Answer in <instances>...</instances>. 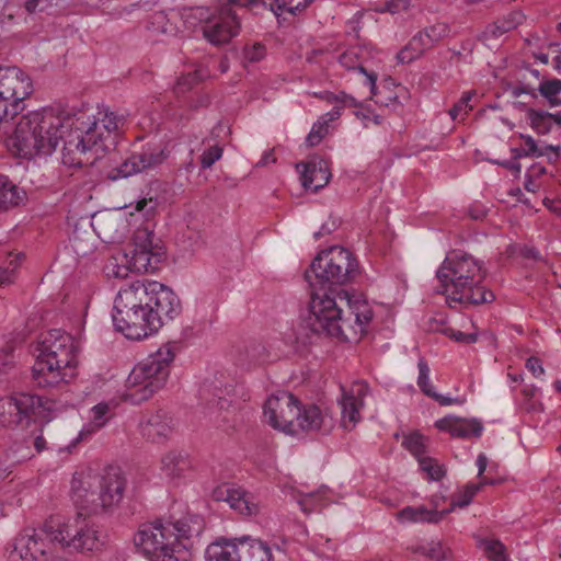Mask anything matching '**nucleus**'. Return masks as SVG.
I'll return each instance as SVG.
<instances>
[{"label": "nucleus", "instance_id": "nucleus-1", "mask_svg": "<svg viewBox=\"0 0 561 561\" xmlns=\"http://www.w3.org/2000/svg\"><path fill=\"white\" fill-rule=\"evenodd\" d=\"M358 275V264L352 253L341 247L321 251L305 272L310 287L306 329L316 335L346 336L342 305L337 304V287Z\"/></svg>", "mask_w": 561, "mask_h": 561}, {"label": "nucleus", "instance_id": "nucleus-2", "mask_svg": "<svg viewBox=\"0 0 561 561\" xmlns=\"http://www.w3.org/2000/svg\"><path fill=\"white\" fill-rule=\"evenodd\" d=\"M181 310V301L171 288L158 282L136 280L119 289L113 322L127 339L141 340L156 333Z\"/></svg>", "mask_w": 561, "mask_h": 561}, {"label": "nucleus", "instance_id": "nucleus-3", "mask_svg": "<svg viewBox=\"0 0 561 561\" xmlns=\"http://www.w3.org/2000/svg\"><path fill=\"white\" fill-rule=\"evenodd\" d=\"M125 116L108 107H99L93 121L72 127L61 149V162L69 168L92 165L100 157L115 148Z\"/></svg>", "mask_w": 561, "mask_h": 561}, {"label": "nucleus", "instance_id": "nucleus-4", "mask_svg": "<svg viewBox=\"0 0 561 561\" xmlns=\"http://www.w3.org/2000/svg\"><path fill=\"white\" fill-rule=\"evenodd\" d=\"M486 271L482 262L462 252L446 256L436 272L439 280L437 293L446 297L447 304L481 305L492 302L494 294L483 285Z\"/></svg>", "mask_w": 561, "mask_h": 561}, {"label": "nucleus", "instance_id": "nucleus-5", "mask_svg": "<svg viewBox=\"0 0 561 561\" xmlns=\"http://www.w3.org/2000/svg\"><path fill=\"white\" fill-rule=\"evenodd\" d=\"M34 352L32 378L39 388L57 387L76 376L78 350L70 334L58 329L42 333Z\"/></svg>", "mask_w": 561, "mask_h": 561}, {"label": "nucleus", "instance_id": "nucleus-6", "mask_svg": "<svg viewBox=\"0 0 561 561\" xmlns=\"http://www.w3.org/2000/svg\"><path fill=\"white\" fill-rule=\"evenodd\" d=\"M126 480L118 467H108L101 476L76 473L71 481L75 504L89 515L110 512L123 499Z\"/></svg>", "mask_w": 561, "mask_h": 561}, {"label": "nucleus", "instance_id": "nucleus-7", "mask_svg": "<svg viewBox=\"0 0 561 561\" xmlns=\"http://www.w3.org/2000/svg\"><path fill=\"white\" fill-rule=\"evenodd\" d=\"M174 359V347L165 344L156 353L139 362L126 380L124 399L140 404L164 388Z\"/></svg>", "mask_w": 561, "mask_h": 561}, {"label": "nucleus", "instance_id": "nucleus-8", "mask_svg": "<svg viewBox=\"0 0 561 561\" xmlns=\"http://www.w3.org/2000/svg\"><path fill=\"white\" fill-rule=\"evenodd\" d=\"M57 113L53 110L31 112L16 123L13 134L8 138V147L23 158L50 154L51 145L43 142L41 131L60 126Z\"/></svg>", "mask_w": 561, "mask_h": 561}, {"label": "nucleus", "instance_id": "nucleus-9", "mask_svg": "<svg viewBox=\"0 0 561 561\" xmlns=\"http://www.w3.org/2000/svg\"><path fill=\"white\" fill-rule=\"evenodd\" d=\"M58 518L51 517L39 528L24 529L8 551V561H54L59 547Z\"/></svg>", "mask_w": 561, "mask_h": 561}, {"label": "nucleus", "instance_id": "nucleus-10", "mask_svg": "<svg viewBox=\"0 0 561 561\" xmlns=\"http://www.w3.org/2000/svg\"><path fill=\"white\" fill-rule=\"evenodd\" d=\"M171 530L161 522L142 524L134 537L135 545L150 561H190V547L176 542Z\"/></svg>", "mask_w": 561, "mask_h": 561}, {"label": "nucleus", "instance_id": "nucleus-11", "mask_svg": "<svg viewBox=\"0 0 561 561\" xmlns=\"http://www.w3.org/2000/svg\"><path fill=\"white\" fill-rule=\"evenodd\" d=\"M81 511L73 519L62 522L58 518V530L62 537L59 540L61 549L69 548L78 552L99 551L105 542L104 530L93 520L91 515Z\"/></svg>", "mask_w": 561, "mask_h": 561}, {"label": "nucleus", "instance_id": "nucleus-12", "mask_svg": "<svg viewBox=\"0 0 561 561\" xmlns=\"http://www.w3.org/2000/svg\"><path fill=\"white\" fill-rule=\"evenodd\" d=\"M233 7L244 8L236 0H225L214 12L207 8L195 9L194 16L203 22V35L210 44L221 46L238 35L240 23Z\"/></svg>", "mask_w": 561, "mask_h": 561}, {"label": "nucleus", "instance_id": "nucleus-13", "mask_svg": "<svg viewBox=\"0 0 561 561\" xmlns=\"http://www.w3.org/2000/svg\"><path fill=\"white\" fill-rule=\"evenodd\" d=\"M45 403L43 397L23 391L4 396L0 398V425L9 430L27 427Z\"/></svg>", "mask_w": 561, "mask_h": 561}, {"label": "nucleus", "instance_id": "nucleus-14", "mask_svg": "<svg viewBox=\"0 0 561 561\" xmlns=\"http://www.w3.org/2000/svg\"><path fill=\"white\" fill-rule=\"evenodd\" d=\"M154 234L148 229H139L135 232L134 243L129 253L128 263L138 273H153L164 259V250L159 243L153 242Z\"/></svg>", "mask_w": 561, "mask_h": 561}, {"label": "nucleus", "instance_id": "nucleus-15", "mask_svg": "<svg viewBox=\"0 0 561 561\" xmlns=\"http://www.w3.org/2000/svg\"><path fill=\"white\" fill-rule=\"evenodd\" d=\"M169 153L165 145H148L140 151L131 152L118 167L111 170L108 178L115 181L147 172L162 164Z\"/></svg>", "mask_w": 561, "mask_h": 561}, {"label": "nucleus", "instance_id": "nucleus-16", "mask_svg": "<svg viewBox=\"0 0 561 561\" xmlns=\"http://www.w3.org/2000/svg\"><path fill=\"white\" fill-rule=\"evenodd\" d=\"M300 401L291 393L282 391L271 396L264 404V416L274 428L296 434V419Z\"/></svg>", "mask_w": 561, "mask_h": 561}, {"label": "nucleus", "instance_id": "nucleus-17", "mask_svg": "<svg viewBox=\"0 0 561 561\" xmlns=\"http://www.w3.org/2000/svg\"><path fill=\"white\" fill-rule=\"evenodd\" d=\"M337 304L342 305V318L348 319L344 325L346 336H335L342 341L351 339L350 333L353 331L355 335L363 334L365 327L373 319V310L365 299L357 296H351L348 291L339 289Z\"/></svg>", "mask_w": 561, "mask_h": 561}, {"label": "nucleus", "instance_id": "nucleus-18", "mask_svg": "<svg viewBox=\"0 0 561 561\" xmlns=\"http://www.w3.org/2000/svg\"><path fill=\"white\" fill-rule=\"evenodd\" d=\"M510 91L514 98L527 94L533 99H537L538 94H540L547 100L551 107L561 105V99L558 96L561 93V80L557 78H542L536 87L535 82L529 80L527 75L524 73L522 78H518L515 84L511 87Z\"/></svg>", "mask_w": 561, "mask_h": 561}, {"label": "nucleus", "instance_id": "nucleus-19", "mask_svg": "<svg viewBox=\"0 0 561 561\" xmlns=\"http://www.w3.org/2000/svg\"><path fill=\"white\" fill-rule=\"evenodd\" d=\"M174 428L175 422L173 417L163 409L144 413L139 422L142 437L157 444L168 440Z\"/></svg>", "mask_w": 561, "mask_h": 561}, {"label": "nucleus", "instance_id": "nucleus-20", "mask_svg": "<svg viewBox=\"0 0 561 561\" xmlns=\"http://www.w3.org/2000/svg\"><path fill=\"white\" fill-rule=\"evenodd\" d=\"M296 169L300 172L305 190L312 192L323 188L331 178L328 162L319 156H311L306 162H298Z\"/></svg>", "mask_w": 561, "mask_h": 561}, {"label": "nucleus", "instance_id": "nucleus-21", "mask_svg": "<svg viewBox=\"0 0 561 561\" xmlns=\"http://www.w3.org/2000/svg\"><path fill=\"white\" fill-rule=\"evenodd\" d=\"M435 426L439 431L449 433L453 437L470 438L482 435L483 425L476 419H461L454 415L437 420Z\"/></svg>", "mask_w": 561, "mask_h": 561}, {"label": "nucleus", "instance_id": "nucleus-22", "mask_svg": "<svg viewBox=\"0 0 561 561\" xmlns=\"http://www.w3.org/2000/svg\"><path fill=\"white\" fill-rule=\"evenodd\" d=\"M296 433L298 430L306 432L320 431L322 433H329L333 426L332 419L323 414L319 407L309 404L306 407H299V415H297Z\"/></svg>", "mask_w": 561, "mask_h": 561}, {"label": "nucleus", "instance_id": "nucleus-23", "mask_svg": "<svg viewBox=\"0 0 561 561\" xmlns=\"http://www.w3.org/2000/svg\"><path fill=\"white\" fill-rule=\"evenodd\" d=\"M213 499L218 502H227L231 508L238 511L240 514L251 515L256 512V506L249 501L248 494L229 484L217 486L213 491Z\"/></svg>", "mask_w": 561, "mask_h": 561}, {"label": "nucleus", "instance_id": "nucleus-24", "mask_svg": "<svg viewBox=\"0 0 561 561\" xmlns=\"http://www.w3.org/2000/svg\"><path fill=\"white\" fill-rule=\"evenodd\" d=\"M170 527L172 538H176V542L187 543L192 538L198 537L204 528V518L199 515H187L176 522H167Z\"/></svg>", "mask_w": 561, "mask_h": 561}, {"label": "nucleus", "instance_id": "nucleus-25", "mask_svg": "<svg viewBox=\"0 0 561 561\" xmlns=\"http://www.w3.org/2000/svg\"><path fill=\"white\" fill-rule=\"evenodd\" d=\"M31 446H33L36 453H42L47 448L46 439L42 435V431H39V434L32 433L24 437L22 442H14L8 450V458H10L12 462H22L30 459L34 456Z\"/></svg>", "mask_w": 561, "mask_h": 561}, {"label": "nucleus", "instance_id": "nucleus-26", "mask_svg": "<svg viewBox=\"0 0 561 561\" xmlns=\"http://www.w3.org/2000/svg\"><path fill=\"white\" fill-rule=\"evenodd\" d=\"M26 192L9 176L0 174V211H8L24 204Z\"/></svg>", "mask_w": 561, "mask_h": 561}, {"label": "nucleus", "instance_id": "nucleus-27", "mask_svg": "<svg viewBox=\"0 0 561 561\" xmlns=\"http://www.w3.org/2000/svg\"><path fill=\"white\" fill-rule=\"evenodd\" d=\"M239 557L237 561H272L271 548L259 539L240 538Z\"/></svg>", "mask_w": 561, "mask_h": 561}, {"label": "nucleus", "instance_id": "nucleus-28", "mask_svg": "<svg viewBox=\"0 0 561 561\" xmlns=\"http://www.w3.org/2000/svg\"><path fill=\"white\" fill-rule=\"evenodd\" d=\"M191 468V460L184 451L171 450L161 459V470L170 479L184 477Z\"/></svg>", "mask_w": 561, "mask_h": 561}, {"label": "nucleus", "instance_id": "nucleus-29", "mask_svg": "<svg viewBox=\"0 0 561 561\" xmlns=\"http://www.w3.org/2000/svg\"><path fill=\"white\" fill-rule=\"evenodd\" d=\"M365 50L358 46H354L345 50L339 56V62L348 70H359L367 76V82L370 85V91L374 94L376 89L377 76L367 73L363 66Z\"/></svg>", "mask_w": 561, "mask_h": 561}, {"label": "nucleus", "instance_id": "nucleus-30", "mask_svg": "<svg viewBox=\"0 0 561 561\" xmlns=\"http://www.w3.org/2000/svg\"><path fill=\"white\" fill-rule=\"evenodd\" d=\"M239 547L240 538L216 541L207 547L205 558L207 561H237Z\"/></svg>", "mask_w": 561, "mask_h": 561}, {"label": "nucleus", "instance_id": "nucleus-31", "mask_svg": "<svg viewBox=\"0 0 561 561\" xmlns=\"http://www.w3.org/2000/svg\"><path fill=\"white\" fill-rule=\"evenodd\" d=\"M524 18V14L518 11L510 12L503 19L489 24L482 32L481 38H497L520 25Z\"/></svg>", "mask_w": 561, "mask_h": 561}, {"label": "nucleus", "instance_id": "nucleus-32", "mask_svg": "<svg viewBox=\"0 0 561 561\" xmlns=\"http://www.w3.org/2000/svg\"><path fill=\"white\" fill-rule=\"evenodd\" d=\"M448 511H436V510H427L424 506L413 507L407 506L398 512V518L402 522H428V523H438Z\"/></svg>", "mask_w": 561, "mask_h": 561}, {"label": "nucleus", "instance_id": "nucleus-33", "mask_svg": "<svg viewBox=\"0 0 561 561\" xmlns=\"http://www.w3.org/2000/svg\"><path fill=\"white\" fill-rule=\"evenodd\" d=\"M448 33L449 26L446 23H436L417 32L414 38L426 51L445 38Z\"/></svg>", "mask_w": 561, "mask_h": 561}, {"label": "nucleus", "instance_id": "nucleus-34", "mask_svg": "<svg viewBox=\"0 0 561 561\" xmlns=\"http://www.w3.org/2000/svg\"><path fill=\"white\" fill-rule=\"evenodd\" d=\"M58 119L60 121V126H57L56 128H50L48 131H41V135H43V142H49L51 145V152L56 149L58 141H62V147L65 146V139L67 138V135L72 130V127L75 126V118L65 115V114H57Z\"/></svg>", "mask_w": 561, "mask_h": 561}, {"label": "nucleus", "instance_id": "nucleus-35", "mask_svg": "<svg viewBox=\"0 0 561 561\" xmlns=\"http://www.w3.org/2000/svg\"><path fill=\"white\" fill-rule=\"evenodd\" d=\"M526 118L530 127L538 135H548L552 129V113L528 107L526 110Z\"/></svg>", "mask_w": 561, "mask_h": 561}, {"label": "nucleus", "instance_id": "nucleus-36", "mask_svg": "<svg viewBox=\"0 0 561 561\" xmlns=\"http://www.w3.org/2000/svg\"><path fill=\"white\" fill-rule=\"evenodd\" d=\"M110 408L106 403H99L92 409L93 413V422L84 426L78 437L73 440V445H76L80 440L87 439L98 430H100L106 422L105 415L107 414Z\"/></svg>", "mask_w": 561, "mask_h": 561}, {"label": "nucleus", "instance_id": "nucleus-37", "mask_svg": "<svg viewBox=\"0 0 561 561\" xmlns=\"http://www.w3.org/2000/svg\"><path fill=\"white\" fill-rule=\"evenodd\" d=\"M486 483L492 484L493 482L485 480V481H483L481 483H477V484H474V483L467 484L462 491H460L458 494H455L451 497L450 507L447 508L446 511H448V513H450L456 507L463 508V507L468 506L471 503L474 495L481 490L482 485L486 484Z\"/></svg>", "mask_w": 561, "mask_h": 561}, {"label": "nucleus", "instance_id": "nucleus-38", "mask_svg": "<svg viewBox=\"0 0 561 561\" xmlns=\"http://www.w3.org/2000/svg\"><path fill=\"white\" fill-rule=\"evenodd\" d=\"M342 424L345 428H352L359 420L358 402L354 396H343Z\"/></svg>", "mask_w": 561, "mask_h": 561}, {"label": "nucleus", "instance_id": "nucleus-39", "mask_svg": "<svg viewBox=\"0 0 561 561\" xmlns=\"http://www.w3.org/2000/svg\"><path fill=\"white\" fill-rule=\"evenodd\" d=\"M437 327H431V330L439 331L444 335L455 340L458 343L462 344H472L478 340V335L476 333H463L461 331L454 330L453 328L445 327V319L435 320Z\"/></svg>", "mask_w": 561, "mask_h": 561}, {"label": "nucleus", "instance_id": "nucleus-40", "mask_svg": "<svg viewBox=\"0 0 561 561\" xmlns=\"http://www.w3.org/2000/svg\"><path fill=\"white\" fill-rule=\"evenodd\" d=\"M481 545L483 546L485 556L490 561H511L506 547L500 540L483 539Z\"/></svg>", "mask_w": 561, "mask_h": 561}, {"label": "nucleus", "instance_id": "nucleus-41", "mask_svg": "<svg viewBox=\"0 0 561 561\" xmlns=\"http://www.w3.org/2000/svg\"><path fill=\"white\" fill-rule=\"evenodd\" d=\"M425 53L424 48L414 38V36L397 54V59L401 64H410L420 58Z\"/></svg>", "mask_w": 561, "mask_h": 561}, {"label": "nucleus", "instance_id": "nucleus-42", "mask_svg": "<svg viewBox=\"0 0 561 561\" xmlns=\"http://www.w3.org/2000/svg\"><path fill=\"white\" fill-rule=\"evenodd\" d=\"M151 187L149 192L136 202L135 210L141 213L145 219H151L157 211L160 204L158 196L151 195Z\"/></svg>", "mask_w": 561, "mask_h": 561}, {"label": "nucleus", "instance_id": "nucleus-43", "mask_svg": "<svg viewBox=\"0 0 561 561\" xmlns=\"http://www.w3.org/2000/svg\"><path fill=\"white\" fill-rule=\"evenodd\" d=\"M266 56V48L261 43L244 45L242 49V65L259 62Z\"/></svg>", "mask_w": 561, "mask_h": 561}, {"label": "nucleus", "instance_id": "nucleus-44", "mask_svg": "<svg viewBox=\"0 0 561 561\" xmlns=\"http://www.w3.org/2000/svg\"><path fill=\"white\" fill-rule=\"evenodd\" d=\"M245 355L250 364H262L268 358L267 348L257 342H252L245 346Z\"/></svg>", "mask_w": 561, "mask_h": 561}, {"label": "nucleus", "instance_id": "nucleus-45", "mask_svg": "<svg viewBox=\"0 0 561 561\" xmlns=\"http://www.w3.org/2000/svg\"><path fill=\"white\" fill-rule=\"evenodd\" d=\"M420 468L426 472L431 480H439L444 476L443 467L431 457H423L419 459Z\"/></svg>", "mask_w": 561, "mask_h": 561}, {"label": "nucleus", "instance_id": "nucleus-46", "mask_svg": "<svg viewBox=\"0 0 561 561\" xmlns=\"http://www.w3.org/2000/svg\"><path fill=\"white\" fill-rule=\"evenodd\" d=\"M419 367V377H417V386L420 387L421 391L425 396L432 394L434 391L433 387L430 383V367L425 359L421 358L417 363Z\"/></svg>", "mask_w": 561, "mask_h": 561}, {"label": "nucleus", "instance_id": "nucleus-47", "mask_svg": "<svg viewBox=\"0 0 561 561\" xmlns=\"http://www.w3.org/2000/svg\"><path fill=\"white\" fill-rule=\"evenodd\" d=\"M411 5V0H388L382 4L376 7L375 11L378 13L389 12L397 14L407 11Z\"/></svg>", "mask_w": 561, "mask_h": 561}, {"label": "nucleus", "instance_id": "nucleus-48", "mask_svg": "<svg viewBox=\"0 0 561 561\" xmlns=\"http://www.w3.org/2000/svg\"><path fill=\"white\" fill-rule=\"evenodd\" d=\"M403 446L419 459L425 453L424 437L420 434H412L404 438Z\"/></svg>", "mask_w": 561, "mask_h": 561}, {"label": "nucleus", "instance_id": "nucleus-49", "mask_svg": "<svg viewBox=\"0 0 561 561\" xmlns=\"http://www.w3.org/2000/svg\"><path fill=\"white\" fill-rule=\"evenodd\" d=\"M198 80L199 78L196 71L182 75L174 85V92L178 95L184 94L185 92L191 90L193 85L197 83Z\"/></svg>", "mask_w": 561, "mask_h": 561}, {"label": "nucleus", "instance_id": "nucleus-50", "mask_svg": "<svg viewBox=\"0 0 561 561\" xmlns=\"http://www.w3.org/2000/svg\"><path fill=\"white\" fill-rule=\"evenodd\" d=\"M222 156V148L218 145L209 147L205 150L201 157V167L202 169H209L216 161H218Z\"/></svg>", "mask_w": 561, "mask_h": 561}, {"label": "nucleus", "instance_id": "nucleus-51", "mask_svg": "<svg viewBox=\"0 0 561 561\" xmlns=\"http://www.w3.org/2000/svg\"><path fill=\"white\" fill-rule=\"evenodd\" d=\"M449 552V549L445 548L440 541H431L427 543L426 557L433 561L446 560Z\"/></svg>", "mask_w": 561, "mask_h": 561}, {"label": "nucleus", "instance_id": "nucleus-52", "mask_svg": "<svg viewBox=\"0 0 561 561\" xmlns=\"http://www.w3.org/2000/svg\"><path fill=\"white\" fill-rule=\"evenodd\" d=\"M474 92L472 91L465 92L460 100L449 110V115L453 121L457 119L461 112L466 113L468 110L472 108L469 102Z\"/></svg>", "mask_w": 561, "mask_h": 561}, {"label": "nucleus", "instance_id": "nucleus-53", "mask_svg": "<svg viewBox=\"0 0 561 561\" xmlns=\"http://www.w3.org/2000/svg\"><path fill=\"white\" fill-rule=\"evenodd\" d=\"M70 241H71V247H72L73 251L79 256H85L92 251L93 244L85 243L84 239L81 237L80 232H78V231L73 232V236Z\"/></svg>", "mask_w": 561, "mask_h": 561}, {"label": "nucleus", "instance_id": "nucleus-54", "mask_svg": "<svg viewBox=\"0 0 561 561\" xmlns=\"http://www.w3.org/2000/svg\"><path fill=\"white\" fill-rule=\"evenodd\" d=\"M520 139L524 140L526 146V152L529 157H542L545 156V151L538 148L536 140L530 135L520 134Z\"/></svg>", "mask_w": 561, "mask_h": 561}, {"label": "nucleus", "instance_id": "nucleus-55", "mask_svg": "<svg viewBox=\"0 0 561 561\" xmlns=\"http://www.w3.org/2000/svg\"><path fill=\"white\" fill-rule=\"evenodd\" d=\"M14 366V356L12 350H2L0 352V376L7 374Z\"/></svg>", "mask_w": 561, "mask_h": 561}, {"label": "nucleus", "instance_id": "nucleus-56", "mask_svg": "<svg viewBox=\"0 0 561 561\" xmlns=\"http://www.w3.org/2000/svg\"><path fill=\"white\" fill-rule=\"evenodd\" d=\"M50 0H24L23 7L27 13H34L36 11H43Z\"/></svg>", "mask_w": 561, "mask_h": 561}, {"label": "nucleus", "instance_id": "nucleus-57", "mask_svg": "<svg viewBox=\"0 0 561 561\" xmlns=\"http://www.w3.org/2000/svg\"><path fill=\"white\" fill-rule=\"evenodd\" d=\"M526 367L535 377H540L545 374V369L541 365V360L537 357H530L527 359Z\"/></svg>", "mask_w": 561, "mask_h": 561}, {"label": "nucleus", "instance_id": "nucleus-58", "mask_svg": "<svg viewBox=\"0 0 561 561\" xmlns=\"http://www.w3.org/2000/svg\"><path fill=\"white\" fill-rule=\"evenodd\" d=\"M14 282V268L0 267V287H5Z\"/></svg>", "mask_w": 561, "mask_h": 561}, {"label": "nucleus", "instance_id": "nucleus-59", "mask_svg": "<svg viewBox=\"0 0 561 561\" xmlns=\"http://www.w3.org/2000/svg\"><path fill=\"white\" fill-rule=\"evenodd\" d=\"M208 405L210 409L217 408L218 410H227L231 405V401L216 394L211 400L208 401Z\"/></svg>", "mask_w": 561, "mask_h": 561}, {"label": "nucleus", "instance_id": "nucleus-60", "mask_svg": "<svg viewBox=\"0 0 561 561\" xmlns=\"http://www.w3.org/2000/svg\"><path fill=\"white\" fill-rule=\"evenodd\" d=\"M337 225L335 221L332 222H324L320 230L314 232L313 237L316 240H319L320 238L324 237L325 234H330L332 231L336 229Z\"/></svg>", "mask_w": 561, "mask_h": 561}, {"label": "nucleus", "instance_id": "nucleus-61", "mask_svg": "<svg viewBox=\"0 0 561 561\" xmlns=\"http://www.w3.org/2000/svg\"><path fill=\"white\" fill-rule=\"evenodd\" d=\"M524 73H526V75H527V78H528L529 80H531L533 82H535V84H536V85L539 83V81H541V80H542L541 75H540V71H539V70H537V69H534V68H531V67H529V66H527V67H525V68H524V71H522V72H520L519 78H522V76H523Z\"/></svg>", "mask_w": 561, "mask_h": 561}, {"label": "nucleus", "instance_id": "nucleus-62", "mask_svg": "<svg viewBox=\"0 0 561 561\" xmlns=\"http://www.w3.org/2000/svg\"><path fill=\"white\" fill-rule=\"evenodd\" d=\"M502 167H504L505 169L512 171L513 173H515L516 175H518L520 173V170H522V165L518 161L516 160H510V161H504V162H501L500 163Z\"/></svg>", "mask_w": 561, "mask_h": 561}, {"label": "nucleus", "instance_id": "nucleus-63", "mask_svg": "<svg viewBox=\"0 0 561 561\" xmlns=\"http://www.w3.org/2000/svg\"><path fill=\"white\" fill-rule=\"evenodd\" d=\"M428 397L432 398L433 400L437 401L440 405H449L457 401V400L450 399L448 397H444V396L437 393L435 390Z\"/></svg>", "mask_w": 561, "mask_h": 561}, {"label": "nucleus", "instance_id": "nucleus-64", "mask_svg": "<svg viewBox=\"0 0 561 561\" xmlns=\"http://www.w3.org/2000/svg\"><path fill=\"white\" fill-rule=\"evenodd\" d=\"M322 140V135H318L317 129H311L306 138L307 145L310 147L317 146Z\"/></svg>", "mask_w": 561, "mask_h": 561}]
</instances>
